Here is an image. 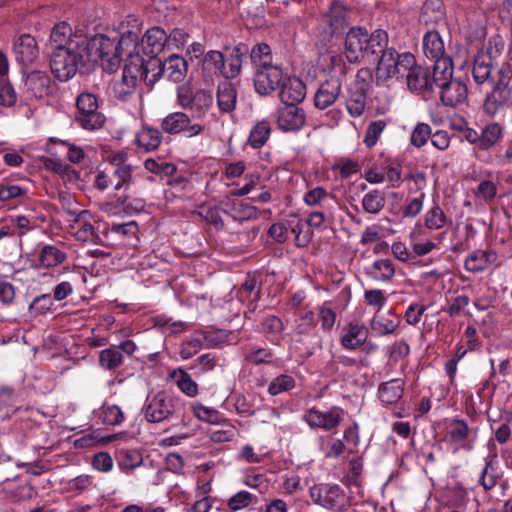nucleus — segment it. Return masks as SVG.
<instances>
[{
  "label": "nucleus",
  "instance_id": "nucleus-1",
  "mask_svg": "<svg viewBox=\"0 0 512 512\" xmlns=\"http://www.w3.org/2000/svg\"><path fill=\"white\" fill-rule=\"evenodd\" d=\"M388 45V34L377 29L371 34L362 27H352L345 37L344 54L350 63L376 57Z\"/></svg>",
  "mask_w": 512,
  "mask_h": 512
},
{
  "label": "nucleus",
  "instance_id": "nucleus-2",
  "mask_svg": "<svg viewBox=\"0 0 512 512\" xmlns=\"http://www.w3.org/2000/svg\"><path fill=\"white\" fill-rule=\"evenodd\" d=\"M117 35L108 36L97 34L83 46L89 60L100 63L103 70L108 73L115 72L121 63V52L117 48Z\"/></svg>",
  "mask_w": 512,
  "mask_h": 512
},
{
  "label": "nucleus",
  "instance_id": "nucleus-3",
  "mask_svg": "<svg viewBox=\"0 0 512 512\" xmlns=\"http://www.w3.org/2000/svg\"><path fill=\"white\" fill-rule=\"evenodd\" d=\"M479 428L470 427L466 420L454 417L445 420L444 442L452 453L460 451L470 453L478 441Z\"/></svg>",
  "mask_w": 512,
  "mask_h": 512
},
{
  "label": "nucleus",
  "instance_id": "nucleus-4",
  "mask_svg": "<svg viewBox=\"0 0 512 512\" xmlns=\"http://www.w3.org/2000/svg\"><path fill=\"white\" fill-rule=\"evenodd\" d=\"M149 70L144 57H134L126 62L122 78L114 84L115 97L121 101H127L136 91L138 83L145 80L149 83Z\"/></svg>",
  "mask_w": 512,
  "mask_h": 512
},
{
  "label": "nucleus",
  "instance_id": "nucleus-5",
  "mask_svg": "<svg viewBox=\"0 0 512 512\" xmlns=\"http://www.w3.org/2000/svg\"><path fill=\"white\" fill-rule=\"evenodd\" d=\"M422 50L427 59L433 62V67L436 71L443 70L444 74L447 73V69L456 64L462 68L466 62L467 57H456L452 59L446 53L444 40L440 33L436 30H428L422 39Z\"/></svg>",
  "mask_w": 512,
  "mask_h": 512
},
{
  "label": "nucleus",
  "instance_id": "nucleus-6",
  "mask_svg": "<svg viewBox=\"0 0 512 512\" xmlns=\"http://www.w3.org/2000/svg\"><path fill=\"white\" fill-rule=\"evenodd\" d=\"M51 72L61 82L68 81L77 72L78 65L83 62V46L72 44V47L49 51Z\"/></svg>",
  "mask_w": 512,
  "mask_h": 512
},
{
  "label": "nucleus",
  "instance_id": "nucleus-7",
  "mask_svg": "<svg viewBox=\"0 0 512 512\" xmlns=\"http://www.w3.org/2000/svg\"><path fill=\"white\" fill-rule=\"evenodd\" d=\"M180 411V401L164 391L148 394L142 408L143 416L149 423L168 421L178 416Z\"/></svg>",
  "mask_w": 512,
  "mask_h": 512
},
{
  "label": "nucleus",
  "instance_id": "nucleus-8",
  "mask_svg": "<svg viewBox=\"0 0 512 512\" xmlns=\"http://www.w3.org/2000/svg\"><path fill=\"white\" fill-rule=\"evenodd\" d=\"M378 60L377 74L380 78L404 80L414 64V55L409 52L399 54L394 48H384Z\"/></svg>",
  "mask_w": 512,
  "mask_h": 512
},
{
  "label": "nucleus",
  "instance_id": "nucleus-9",
  "mask_svg": "<svg viewBox=\"0 0 512 512\" xmlns=\"http://www.w3.org/2000/svg\"><path fill=\"white\" fill-rule=\"evenodd\" d=\"M75 122L88 131L102 128L105 116L98 110V100L94 94L83 92L78 95Z\"/></svg>",
  "mask_w": 512,
  "mask_h": 512
},
{
  "label": "nucleus",
  "instance_id": "nucleus-10",
  "mask_svg": "<svg viewBox=\"0 0 512 512\" xmlns=\"http://www.w3.org/2000/svg\"><path fill=\"white\" fill-rule=\"evenodd\" d=\"M453 69L454 66L449 67L445 74L443 70H439L436 72L438 76L434 79V82H437L435 87L440 89V99L443 105L448 107H457L463 104L468 95L465 83L453 79Z\"/></svg>",
  "mask_w": 512,
  "mask_h": 512
},
{
  "label": "nucleus",
  "instance_id": "nucleus-11",
  "mask_svg": "<svg viewBox=\"0 0 512 512\" xmlns=\"http://www.w3.org/2000/svg\"><path fill=\"white\" fill-rule=\"evenodd\" d=\"M145 61L149 72L152 73V80H149V84L156 82L161 75L166 76L172 82L178 83L187 74V62L178 55H171L164 62L159 58L147 59Z\"/></svg>",
  "mask_w": 512,
  "mask_h": 512
},
{
  "label": "nucleus",
  "instance_id": "nucleus-12",
  "mask_svg": "<svg viewBox=\"0 0 512 512\" xmlns=\"http://www.w3.org/2000/svg\"><path fill=\"white\" fill-rule=\"evenodd\" d=\"M283 69L278 65H268L256 68L254 74L255 91L261 96H269L278 91L285 77Z\"/></svg>",
  "mask_w": 512,
  "mask_h": 512
},
{
  "label": "nucleus",
  "instance_id": "nucleus-13",
  "mask_svg": "<svg viewBox=\"0 0 512 512\" xmlns=\"http://www.w3.org/2000/svg\"><path fill=\"white\" fill-rule=\"evenodd\" d=\"M436 69L432 66V71L428 67H423L416 63L414 58V64L409 69L404 80L410 91L415 93L431 92L436 86L437 82L434 79L436 75Z\"/></svg>",
  "mask_w": 512,
  "mask_h": 512
},
{
  "label": "nucleus",
  "instance_id": "nucleus-14",
  "mask_svg": "<svg viewBox=\"0 0 512 512\" xmlns=\"http://www.w3.org/2000/svg\"><path fill=\"white\" fill-rule=\"evenodd\" d=\"M342 416L343 410L339 407H332L327 411L310 408L304 413L303 420L312 429L331 431L340 425Z\"/></svg>",
  "mask_w": 512,
  "mask_h": 512
},
{
  "label": "nucleus",
  "instance_id": "nucleus-15",
  "mask_svg": "<svg viewBox=\"0 0 512 512\" xmlns=\"http://www.w3.org/2000/svg\"><path fill=\"white\" fill-rule=\"evenodd\" d=\"M132 23L131 29H125L124 23L121 24V32L117 35V48L118 51L127 56V61L130 62L134 57H142L139 54V33L140 22L137 18H132L128 25Z\"/></svg>",
  "mask_w": 512,
  "mask_h": 512
},
{
  "label": "nucleus",
  "instance_id": "nucleus-16",
  "mask_svg": "<svg viewBox=\"0 0 512 512\" xmlns=\"http://www.w3.org/2000/svg\"><path fill=\"white\" fill-rule=\"evenodd\" d=\"M178 101L182 108L192 111L196 117H202L211 106L213 97L205 90L191 92L189 89H180Z\"/></svg>",
  "mask_w": 512,
  "mask_h": 512
},
{
  "label": "nucleus",
  "instance_id": "nucleus-17",
  "mask_svg": "<svg viewBox=\"0 0 512 512\" xmlns=\"http://www.w3.org/2000/svg\"><path fill=\"white\" fill-rule=\"evenodd\" d=\"M275 120L280 130L297 132L304 126L306 114L298 105H284L276 110Z\"/></svg>",
  "mask_w": 512,
  "mask_h": 512
},
{
  "label": "nucleus",
  "instance_id": "nucleus-18",
  "mask_svg": "<svg viewBox=\"0 0 512 512\" xmlns=\"http://www.w3.org/2000/svg\"><path fill=\"white\" fill-rule=\"evenodd\" d=\"M72 44L84 46L85 39L74 36L71 26L66 22L56 24L50 33L47 49L49 51L72 47Z\"/></svg>",
  "mask_w": 512,
  "mask_h": 512
},
{
  "label": "nucleus",
  "instance_id": "nucleus-19",
  "mask_svg": "<svg viewBox=\"0 0 512 512\" xmlns=\"http://www.w3.org/2000/svg\"><path fill=\"white\" fill-rule=\"evenodd\" d=\"M342 82L339 77L331 76L322 82L314 95V105L320 110L330 107L340 96Z\"/></svg>",
  "mask_w": 512,
  "mask_h": 512
},
{
  "label": "nucleus",
  "instance_id": "nucleus-20",
  "mask_svg": "<svg viewBox=\"0 0 512 512\" xmlns=\"http://www.w3.org/2000/svg\"><path fill=\"white\" fill-rule=\"evenodd\" d=\"M13 53L18 63L32 64L39 56L36 39L30 34H21L13 41Z\"/></svg>",
  "mask_w": 512,
  "mask_h": 512
},
{
  "label": "nucleus",
  "instance_id": "nucleus-21",
  "mask_svg": "<svg viewBox=\"0 0 512 512\" xmlns=\"http://www.w3.org/2000/svg\"><path fill=\"white\" fill-rule=\"evenodd\" d=\"M278 95L284 105H298L305 99L306 86L300 78L287 74Z\"/></svg>",
  "mask_w": 512,
  "mask_h": 512
},
{
  "label": "nucleus",
  "instance_id": "nucleus-22",
  "mask_svg": "<svg viewBox=\"0 0 512 512\" xmlns=\"http://www.w3.org/2000/svg\"><path fill=\"white\" fill-rule=\"evenodd\" d=\"M68 213L74 216L73 229L75 230L74 236L78 241L96 243L99 236L90 222L91 214L87 210H72L68 209Z\"/></svg>",
  "mask_w": 512,
  "mask_h": 512
},
{
  "label": "nucleus",
  "instance_id": "nucleus-23",
  "mask_svg": "<svg viewBox=\"0 0 512 512\" xmlns=\"http://www.w3.org/2000/svg\"><path fill=\"white\" fill-rule=\"evenodd\" d=\"M291 335L298 341L317 335V319L312 310L299 311L295 314Z\"/></svg>",
  "mask_w": 512,
  "mask_h": 512
},
{
  "label": "nucleus",
  "instance_id": "nucleus-24",
  "mask_svg": "<svg viewBox=\"0 0 512 512\" xmlns=\"http://www.w3.org/2000/svg\"><path fill=\"white\" fill-rule=\"evenodd\" d=\"M168 42L166 31L154 26L146 31L141 40V46L148 59L157 58V55L164 49Z\"/></svg>",
  "mask_w": 512,
  "mask_h": 512
},
{
  "label": "nucleus",
  "instance_id": "nucleus-25",
  "mask_svg": "<svg viewBox=\"0 0 512 512\" xmlns=\"http://www.w3.org/2000/svg\"><path fill=\"white\" fill-rule=\"evenodd\" d=\"M405 381L401 378L382 382L378 386L377 396L384 407L398 404L404 394Z\"/></svg>",
  "mask_w": 512,
  "mask_h": 512
},
{
  "label": "nucleus",
  "instance_id": "nucleus-26",
  "mask_svg": "<svg viewBox=\"0 0 512 512\" xmlns=\"http://www.w3.org/2000/svg\"><path fill=\"white\" fill-rule=\"evenodd\" d=\"M24 88L30 98H44L51 93V79L41 71H32L24 82Z\"/></svg>",
  "mask_w": 512,
  "mask_h": 512
},
{
  "label": "nucleus",
  "instance_id": "nucleus-27",
  "mask_svg": "<svg viewBox=\"0 0 512 512\" xmlns=\"http://www.w3.org/2000/svg\"><path fill=\"white\" fill-rule=\"evenodd\" d=\"M512 104V88L508 83H498L487 96L484 103V110L487 114L493 116L500 107Z\"/></svg>",
  "mask_w": 512,
  "mask_h": 512
},
{
  "label": "nucleus",
  "instance_id": "nucleus-28",
  "mask_svg": "<svg viewBox=\"0 0 512 512\" xmlns=\"http://www.w3.org/2000/svg\"><path fill=\"white\" fill-rule=\"evenodd\" d=\"M111 163L116 165L119 188L127 190L134 179L137 167L128 163V155L123 151L111 155Z\"/></svg>",
  "mask_w": 512,
  "mask_h": 512
},
{
  "label": "nucleus",
  "instance_id": "nucleus-29",
  "mask_svg": "<svg viewBox=\"0 0 512 512\" xmlns=\"http://www.w3.org/2000/svg\"><path fill=\"white\" fill-rule=\"evenodd\" d=\"M67 252L53 244L43 245L37 254V265L41 268H54L67 260Z\"/></svg>",
  "mask_w": 512,
  "mask_h": 512
},
{
  "label": "nucleus",
  "instance_id": "nucleus-30",
  "mask_svg": "<svg viewBox=\"0 0 512 512\" xmlns=\"http://www.w3.org/2000/svg\"><path fill=\"white\" fill-rule=\"evenodd\" d=\"M498 259L494 250H476L467 256L464 267L467 271L479 273L486 270Z\"/></svg>",
  "mask_w": 512,
  "mask_h": 512
},
{
  "label": "nucleus",
  "instance_id": "nucleus-31",
  "mask_svg": "<svg viewBox=\"0 0 512 512\" xmlns=\"http://www.w3.org/2000/svg\"><path fill=\"white\" fill-rule=\"evenodd\" d=\"M367 339V332L363 325L358 322H350L341 337V345L347 350H356L361 347Z\"/></svg>",
  "mask_w": 512,
  "mask_h": 512
},
{
  "label": "nucleus",
  "instance_id": "nucleus-32",
  "mask_svg": "<svg viewBox=\"0 0 512 512\" xmlns=\"http://www.w3.org/2000/svg\"><path fill=\"white\" fill-rule=\"evenodd\" d=\"M116 171V165L111 163V156L108 158V165L104 169L96 171L93 186L99 191H105L108 188L120 190Z\"/></svg>",
  "mask_w": 512,
  "mask_h": 512
},
{
  "label": "nucleus",
  "instance_id": "nucleus-33",
  "mask_svg": "<svg viewBox=\"0 0 512 512\" xmlns=\"http://www.w3.org/2000/svg\"><path fill=\"white\" fill-rule=\"evenodd\" d=\"M136 144L146 152L156 150L162 141V134L159 129L151 126H143L135 137Z\"/></svg>",
  "mask_w": 512,
  "mask_h": 512
},
{
  "label": "nucleus",
  "instance_id": "nucleus-34",
  "mask_svg": "<svg viewBox=\"0 0 512 512\" xmlns=\"http://www.w3.org/2000/svg\"><path fill=\"white\" fill-rule=\"evenodd\" d=\"M366 107V92L363 85L355 84L349 89L346 108L350 116L360 117Z\"/></svg>",
  "mask_w": 512,
  "mask_h": 512
},
{
  "label": "nucleus",
  "instance_id": "nucleus-35",
  "mask_svg": "<svg viewBox=\"0 0 512 512\" xmlns=\"http://www.w3.org/2000/svg\"><path fill=\"white\" fill-rule=\"evenodd\" d=\"M481 152L488 151L495 147L504 137V127L497 123L491 122L481 128Z\"/></svg>",
  "mask_w": 512,
  "mask_h": 512
},
{
  "label": "nucleus",
  "instance_id": "nucleus-36",
  "mask_svg": "<svg viewBox=\"0 0 512 512\" xmlns=\"http://www.w3.org/2000/svg\"><path fill=\"white\" fill-rule=\"evenodd\" d=\"M399 324V317L390 310L387 317L381 316L379 313L375 314L371 320L370 327L376 335L383 336L394 333Z\"/></svg>",
  "mask_w": 512,
  "mask_h": 512
},
{
  "label": "nucleus",
  "instance_id": "nucleus-37",
  "mask_svg": "<svg viewBox=\"0 0 512 512\" xmlns=\"http://www.w3.org/2000/svg\"><path fill=\"white\" fill-rule=\"evenodd\" d=\"M366 274L379 282H390L395 276V268L389 259H378L366 270Z\"/></svg>",
  "mask_w": 512,
  "mask_h": 512
},
{
  "label": "nucleus",
  "instance_id": "nucleus-38",
  "mask_svg": "<svg viewBox=\"0 0 512 512\" xmlns=\"http://www.w3.org/2000/svg\"><path fill=\"white\" fill-rule=\"evenodd\" d=\"M217 101L221 111H233L237 102V91L235 86L227 81L220 83L218 85Z\"/></svg>",
  "mask_w": 512,
  "mask_h": 512
},
{
  "label": "nucleus",
  "instance_id": "nucleus-39",
  "mask_svg": "<svg viewBox=\"0 0 512 512\" xmlns=\"http://www.w3.org/2000/svg\"><path fill=\"white\" fill-rule=\"evenodd\" d=\"M179 390L188 397H195L198 394V384L182 368L174 369L169 374Z\"/></svg>",
  "mask_w": 512,
  "mask_h": 512
},
{
  "label": "nucleus",
  "instance_id": "nucleus-40",
  "mask_svg": "<svg viewBox=\"0 0 512 512\" xmlns=\"http://www.w3.org/2000/svg\"><path fill=\"white\" fill-rule=\"evenodd\" d=\"M116 461L120 470L130 471L142 464V456L135 449L121 448L116 451Z\"/></svg>",
  "mask_w": 512,
  "mask_h": 512
},
{
  "label": "nucleus",
  "instance_id": "nucleus-41",
  "mask_svg": "<svg viewBox=\"0 0 512 512\" xmlns=\"http://www.w3.org/2000/svg\"><path fill=\"white\" fill-rule=\"evenodd\" d=\"M190 123V118L183 112H173L168 114L161 123V128L168 134H178L184 131Z\"/></svg>",
  "mask_w": 512,
  "mask_h": 512
},
{
  "label": "nucleus",
  "instance_id": "nucleus-42",
  "mask_svg": "<svg viewBox=\"0 0 512 512\" xmlns=\"http://www.w3.org/2000/svg\"><path fill=\"white\" fill-rule=\"evenodd\" d=\"M385 204V193L377 189L370 190L362 198V208L369 214H379Z\"/></svg>",
  "mask_w": 512,
  "mask_h": 512
},
{
  "label": "nucleus",
  "instance_id": "nucleus-43",
  "mask_svg": "<svg viewBox=\"0 0 512 512\" xmlns=\"http://www.w3.org/2000/svg\"><path fill=\"white\" fill-rule=\"evenodd\" d=\"M493 65L490 64L486 55H476L472 70L473 79L476 84L482 85L489 82Z\"/></svg>",
  "mask_w": 512,
  "mask_h": 512
},
{
  "label": "nucleus",
  "instance_id": "nucleus-44",
  "mask_svg": "<svg viewBox=\"0 0 512 512\" xmlns=\"http://www.w3.org/2000/svg\"><path fill=\"white\" fill-rule=\"evenodd\" d=\"M296 387V380L291 374L283 373L274 377L268 385L267 392L271 396L287 393Z\"/></svg>",
  "mask_w": 512,
  "mask_h": 512
},
{
  "label": "nucleus",
  "instance_id": "nucleus-45",
  "mask_svg": "<svg viewBox=\"0 0 512 512\" xmlns=\"http://www.w3.org/2000/svg\"><path fill=\"white\" fill-rule=\"evenodd\" d=\"M326 508L338 511L347 505L346 494L339 485H325Z\"/></svg>",
  "mask_w": 512,
  "mask_h": 512
},
{
  "label": "nucleus",
  "instance_id": "nucleus-46",
  "mask_svg": "<svg viewBox=\"0 0 512 512\" xmlns=\"http://www.w3.org/2000/svg\"><path fill=\"white\" fill-rule=\"evenodd\" d=\"M271 127L268 121L258 122L250 131L248 143L255 149L261 148L269 139Z\"/></svg>",
  "mask_w": 512,
  "mask_h": 512
},
{
  "label": "nucleus",
  "instance_id": "nucleus-47",
  "mask_svg": "<svg viewBox=\"0 0 512 512\" xmlns=\"http://www.w3.org/2000/svg\"><path fill=\"white\" fill-rule=\"evenodd\" d=\"M100 366L106 370H114L123 363V355L116 346L106 348L99 354Z\"/></svg>",
  "mask_w": 512,
  "mask_h": 512
},
{
  "label": "nucleus",
  "instance_id": "nucleus-48",
  "mask_svg": "<svg viewBox=\"0 0 512 512\" xmlns=\"http://www.w3.org/2000/svg\"><path fill=\"white\" fill-rule=\"evenodd\" d=\"M447 216L439 205L428 209L424 215V225L429 230H439L447 224Z\"/></svg>",
  "mask_w": 512,
  "mask_h": 512
},
{
  "label": "nucleus",
  "instance_id": "nucleus-49",
  "mask_svg": "<svg viewBox=\"0 0 512 512\" xmlns=\"http://www.w3.org/2000/svg\"><path fill=\"white\" fill-rule=\"evenodd\" d=\"M326 22L334 32L342 28L346 23V9L340 2H333L326 14Z\"/></svg>",
  "mask_w": 512,
  "mask_h": 512
},
{
  "label": "nucleus",
  "instance_id": "nucleus-50",
  "mask_svg": "<svg viewBox=\"0 0 512 512\" xmlns=\"http://www.w3.org/2000/svg\"><path fill=\"white\" fill-rule=\"evenodd\" d=\"M242 67V56L239 50H233L232 53L225 57V64L221 75L226 79H233L237 77L241 72Z\"/></svg>",
  "mask_w": 512,
  "mask_h": 512
},
{
  "label": "nucleus",
  "instance_id": "nucleus-51",
  "mask_svg": "<svg viewBox=\"0 0 512 512\" xmlns=\"http://www.w3.org/2000/svg\"><path fill=\"white\" fill-rule=\"evenodd\" d=\"M251 61L257 68L272 65L271 48L266 43L256 44L250 54Z\"/></svg>",
  "mask_w": 512,
  "mask_h": 512
},
{
  "label": "nucleus",
  "instance_id": "nucleus-52",
  "mask_svg": "<svg viewBox=\"0 0 512 512\" xmlns=\"http://www.w3.org/2000/svg\"><path fill=\"white\" fill-rule=\"evenodd\" d=\"M257 501L258 498L256 495L246 490H241L229 498L227 506L232 512H236L256 503Z\"/></svg>",
  "mask_w": 512,
  "mask_h": 512
},
{
  "label": "nucleus",
  "instance_id": "nucleus-53",
  "mask_svg": "<svg viewBox=\"0 0 512 512\" xmlns=\"http://www.w3.org/2000/svg\"><path fill=\"white\" fill-rule=\"evenodd\" d=\"M202 340L201 334L197 333L184 340L179 349L181 359L188 360L196 355L202 348Z\"/></svg>",
  "mask_w": 512,
  "mask_h": 512
},
{
  "label": "nucleus",
  "instance_id": "nucleus-54",
  "mask_svg": "<svg viewBox=\"0 0 512 512\" xmlns=\"http://www.w3.org/2000/svg\"><path fill=\"white\" fill-rule=\"evenodd\" d=\"M28 190L25 187L9 182L0 184V201L9 202L16 199L27 198Z\"/></svg>",
  "mask_w": 512,
  "mask_h": 512
},
{
  "label": "nucleus",
  "instance_id": "nucleus-55",
  "mask_svg": "<svg viewBox=\"0 0 512 512\" xmlns=\"http://www.w3.org/2000/svg\"><path fill=\"white\" fill-rule=\"evenodd\" d=\"M497 479L498 476L495 473L493 459H490L489 457L485 458V466L482 469L478 480L479 484L485 491H490L497 485Z\"/></svg>",
  "mask_w": 512,
  "mask_h": 512
},
{
  "label": "nucleus",
  "instance_id": "nucleus-56",
  "mask_svg": "<svg viewBox=\"0 0 512 512\" xmlns=\"http://www.w3.org/2000/svg\"><path fill=\"white\" fill-rule=\"evenodd\" d=\"M422 10L423 18L426 22H438L444 19L443 3L441 0H426Z\"/></svg>",
  "mask_w": 512,
  "mask_h": 512
},
{
  "label": "nucleus",
  "instance_id": "nucleus-57",
  "mask_svg": "<svg viewBox=\"0 0 512 512\" xmlns=\"http://www.w3.org/2000/svg\"><path fill=\"white\" fill-rule=\"evenodd\" d=\"M225 64V56L216 50H210L206 53L203 59V69L213 72L219 73L221 75V70H223Z\"/></svg>",
  "mask_w": 512,
  "mask_h": 512
},
{
  "label": "nucleus",
  "instance_id": "nucleus-58",
  "mask_svg": "<svg viewBox=\"0 0 512 512\" xmlns=\"http://www.w3.org/2000/svg\"><path fill=\"white\" fill-rule=\"evenodd\" d=\"M504 50V43L499 36L491 37L484 50L480 51L477 55H486L489 58L490 64L493 66L497 64V59L501 56Z\"/></svg>",
  "mask_w": 512,
  "mask_h": 512
},
{
  "label": "nucleus",
  "instance_id": "nucleus-59",
  "mask_svg": "<svg viewBox=\"0 0 512 512\" xmlns=\"http://www.w3.org/2000/svg\"><path fill=\"white\" fill-rule=\"evenodd\" d=\"M431 135L432 131L429 124L423 122L417 123L411 133L410 143L416 148H421L431 138Z\"/></svg>",
  "mask_w": 512,
  "mask_h": 512
},
{
  "label": "nucleus",
  "instance_id": "nucleus-60",
  "mask_svg": "<svg viewBox=\"0 0 512 512\" xmlns=\"http://www.w3.org/2000/svg\"><path fill=\"white\" fill-rule=\"evenodd\" d=\"M101 419L106 425L116 426L124 421V414L117 405H104L101 409Z\"/></svg>",
  "mask_w": 512,
  "mask_h": 512
},
{
  "label": "nucleus",
  "instance_id": "nucleus-61",
  "mask_svg": "<svg viewBox=\"0 0 512 512\" xmlns=\"http://www.w3.org/2000/svg\"><path fill=\"white\" fill-rule=\"evenodd\" d=\"M387 124L384 120H376L371 122L366 130L365 137H364V144L368 148H372L376 145L379 137L385 130Z\"/></svg>",
  "mask_w": 512,
  "mask_h": 512
},
{
  "label": "nucleus",
  "instance_id": "nucleus-62",
  "mask_svg": "<svg viewBox=\"0 0 512 512\" xmlns=\"http://www.w3.org/2000/svg\"><path fill=\"white\" fill-rule=\"evenodd\" d=\"M228 214L236 221H243L256 218L257 212L253 206L243 201L233 203L231 211Z\"/></svg>",
  "mask_w": 512,
  "mask_h": 512
},
{
  "label": "nucleus",
  "instance_id": "nucleus-63",
  "mask_svg": "<svg viewBox=\"0 0 512 512\" xmlns=\"http://www.w3.org/2000/svg\"><path fill=\"white\" fill-rule=\"evenodd\" d=\"M329 197L330 194L325 188L317 186L304 194L303 201L307 206H323Z\"/></svg>",
  "mask_w": 512,
  "mask_h": 512
},
{
  "label": "nucleus",
  "instance_id": "nucleus-64",
  "mask_svg": "<svg viewBox=\"0 0 512 512\" xmlns=\"http://www.w3.org/2000/svg\"><path fill=\"white\" fill-rule=\"evenodd\" d=\"M261 331L266 335H279L284 330L283 321L275 315H265L260 320Z\"/></svg>",
  "mask_w": 512,
  "mask_h": 512
}]
</instances>
